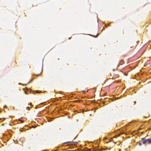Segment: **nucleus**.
Returning <instances> with one entry per match:
<instances>
[{"instance_id": "14", "label": "nucleus", "mask_w": 151, "mask_h": 151, "mask_svg": "<svg viewBox=\"0 0 151 151\" xmlns=\"http://www.w3.org/2000/svg\"><path fill=\"white\" fill-rule=\"evenodd\" d=\"M98 34H97V35L95 37H97L98 36Z\"/></svg>"}, {"instance_id": "9", "label": "nucleus", "mask_w": 151, "mask_h": 151, "mask_svg": "<svg viewBox=\"0 0 151 151\" xmlns=\"http://www.w3.org/2000/svg\"><path fill=\"white\" fill-rule=\"evenodd\" d=\"M72 142V143H77V142Z\"/></svg>"}, {"instance_id": "11", "label": "nucleus", "mask_w": 151, "mask_h": 151, "mask_svg": "<svg viewBox=\"0 0 151 151\" xmlns=\"http://www.w3.org/2000/svg\"><path fill=\"white\" fill-rule=\"evenodd\" d=\"M16 143H18V140H16Z\"/></svg>"}, {"instance_id": "10", "label": "nucleus", "mask_w": 151, "mask_h": 151, "mask_svg": "<svg viewBox=\"0 0 151 151\" xmlns=\"http://www.w3.org/2000/svg\"><path fill=\"white\" fill-rule=\"evenodd\" d=\"M4 108H6V105H5L4 106Z\"/></svg>"}, {"instance_id": "12", "label": "nucleus", "mask_w": 151, "mask_h": 151, "mask_svg": "<svg viewBox=\"0 0 151 151\" xmlns=\"http://www.w3.org/2000/svg\"><path fill=\"white\" fill-rule=\"evenodd\" d=\"M88 151H91V149H88Z\"/></svg>"}, {"instance_id": "13", "label": "nucleus", "mask_w": 151, "mask_h": 151, "mask_svg": "<svg viewBox=\"0 0 151 151\" xmlns=\"http://www.w3.org/2000/svg\"><path fill=\"white\" fill-rule=\"evenodd\" d=\"M27 109H29V107H27Z\"/></svg>"}, {"instance_id": "5", "label": "nucleus", "mask_w": 151, "mask_h": 151, "mask_svg": "<svg viewBox=\"0 0 151 151\" xmlns=\"http://www.w3.org/2000/svg\"><path fill=\"white\" fill-rule=\"evenodd\" d=\"M19 121L21 122V123H23L24 122V121L21 120L20 119H19Z\"/></svg>"}, {"instance_id": "2", "label": "nucleus", "mask_w": 151, "mask_h": 151, "mask_svg": "<svg viewBox=\"0 0 151 151\" xmlns=\"http://www.w3.org/2000/svg\"><path fill=\"white\" fill-rule=\"evenodd\" d=\"M124 63V62L123 60H122L120 61L119 65H118V66H119V65H122Z\"/></svg>"}, {"instance_id": "1", "label": "nucleus", "mask_w": 151, "mask_h": 151, "mask_svg": "<svg viewBox=\"0 0 151 151\" xmlns=\"http://www.w3.org/2000/svg\"><path fill=\"white\" fill-rule=\"evenodd\" d=\"M141 140L144 144H146L147 143L148 144H151V139H146L145 138H142L141 139Z\"/></svg>"}, {"instance_id": "4", "label": "nucleus", "mask_w": 151, "mask_h": 151, "mask_svg": "<svg viewBox=\"0 0 151 151\" xmlns=\"http://www.w3.org/2000/svg\"><path fill=\"white\" fill-rule=\"evenodd\" d=\"M138 144L139 146H141L142 145V144L140 142H138Z\"/></svg>"}, {"instance_id": "16", "label": "nucleus", "mask_w": 151, "mask_h": 151, "mask_svg": "<svg viewBox=\"0 0 151 151\" xmlns=\"http://www.w3.org/2000/svg\"><path fill=\"white\" fill-rule=\"evenodd\" d=\"M4 125V124H2V126H3V125Z\"/></svg>"}, {"instance_id": "6", "label": "nucleus", "mask_w": 151, "mask_h": 151, "mask_svg": "<svg viewBox=\"0 0 151 151\" xmlns=\"http://www.w3.org/2000/svg\"><path fill=\"white\" fill-rule=\"evenodd\" d=\"M36 92V93H40V91H35Z\"/></svg>"}, {"instance_id": "17", "label": "nucleus", "mask_w": 151, "mask_h": 151, "mask_svg": "<svg viewBox=\"0 0 151 151\" xmlns=\"http://www.w3.org/2000/svg\"><path fill=\"white\" fill-rule=\"evenodd\" d=\"M120 135V134H119L118 136H119Z\"/></svg>"}, {"instance_id": "18", "label": "nucleus", "mask_w": 151, "mask_h": 151, "mask_svg": "<svg viewBox=\"0 0 151 151\" xmlns=\"http://www.w3.org/2000/svg\"><path fill=\"white\" fill-rule=\"evenodd\" d=\"M25 92V94H26V91H25V92Z\"/></svg>"}, {"instance_id": "20", "label": "nucleus", "mask_w": 151, "mask_h": 151, "mask_svg": "<svg viewBox=\"0 0 151 151\" xmlns=\"http://www.w3.org/2000/svg\"><path fill=\"white\" fill-rule=\"evenodd\" d=\"M136 101H135V102H134L135 104V103H136Z\"/></svg>"}, {"instance_id": "3", "label": "nucleus", "mask_w": 151, "mask_h": 151, "mask_svg": "<svg viewBox=\"0 0 151 151\" xmlns=\"http://www.w3.org/2000/svg\"><path fill=\"white\" fill-rule=\"evenodd\" d=\"M42 67L41 68L40 71V73L39 74L37 75V76H40V74H41V73H42Z\"/></svg>"}, {"instance_id": "19", "label": "nucleus", "mask_w": 151, "mask_h": 151, "mask_svg": "<svg viewBox=\"0 0 151 151\" xmlns=\"http://www.w3.org/2000/svg\"><path fill=\"white\" fill-rule=\"evenodd\" d=\"M94 151H96V150H94Z\"/></svg>"}, {"instance_id": "8", "label": "nucleus", "mask_w": 151, "mask_h": 151, "mask_svg": "<svg viewBox=\"0 0 151 151\" xmlns=\"http://www.w3.org/2000/svg\"><path fill=\"white\" fill-rule=\"evenodd\" d=\"M78 100H75L74 101L75 102H78Z\"/></svg>"}, {"instance_id": "7", "label": "nucleus", "mask_w": 151, "mask_h": 151, "mask_svg": "<svg viewBox=\"0 0 151 151\" xmlns=\"http://www.w3.org/2000/svg\"><path fill=\"white\" fill-rule=\"evenodd\" d=\"M70 143V142H65L64 143V144H68V143Z\"/></svg>"}, {"instance_id": "15", "label": "nucleus", "mask_w": 151, "mask_h": 151, "mask_svg": "<svg viewBox=\"0 0 151 151\" xmlns=\"http://www.w3.org/2000/svg\"><path fill=\"white\" fill-rule=\"evenodd\" d=\"M108 149V148L107 147H106V148L105 149V150H107Z\"/></svg>"}]
</instances>
